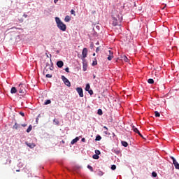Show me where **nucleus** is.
Returning a JSON list of instances; mask_svg holds the SVG:
<instances>
[{
  "mask_svg": "<svg viewBox=\"0 0 179 179\" xmlns=\"http://www.w3.org/2000/svg\"><path fill=\"white\" fill-rule=\"evenodd\" d=\"M93 57H96V53H94V54H93Z\"/></svg>",
  "mask_w": 179,
  "mask_h": 179,
  "instance_id": "nucleus-49",
  "label": "nucleus"
},
{
  "mask_svg": "<svg viewBox=\"0 0 179 179\" xmlns=\"http://www.w3.org/2000/svg\"><path fill=\"white\" fill-rule=\"evenodd\" d=\"M62 80H63L66 86H68V87H71V82L64 76H62Z\"/></svg>",
  "mask_w": 179,
  "mask_h": 179,
  "instance_id": "nucleus-4",
  "label": "nucleus"
},
{
  "mask_svg": "<svg viewBox=\"0 0 179 179\" xmlns=\"http://www.w3.org/2000/svg\"><path fill=\"white\" fill-rule=\"evenodd\" d=\"M148 82L150 85H153V83H155V80L152 78L148 79Z\"/></svg>",
  "mask_w": 179,
  "mask_h": 179,
  "instance_id": "nucleus-21",
  "label": "nucleus"
},
{
  "mask_svg": "<svg viewBox=\"0 0 179 179\" xmlns=\"http://www.w3.org/2000/svg\"><path fill=\"white\" fill-rule=\"evenodd\" d=\"M78 141H79V137H76V138L73 139L71 142V144L75 145V143H76V142H78Z\"/></svg>",
  "mask_w": 179,
  "mask_h": 179,
  "instance_id": "nucleus-13",
  "label": "nucleus"
},
{
  "mask_svg": "<svg viewBox=\"0 0 179 179\" xmlns=\"http://www.w3.org/2000/svg\"><path fill=\"white\" fill-rule=\"evenodd\" d=\"M55 3H57L58 2V0H54Z\"/></svg>",
  "mask_w": 179,
  "mask_h": 179,
  "instance_id": "nucleus-47",
  "label": "nucleus"
},
{
  "mask_svg": "<svg viewBox=\"0 0 179 179\" xmlns=\"http://www.w3.org/2000/svg\"><path fill=\"white\" fill-rule=\"evenodd\" d=\"M21 127H24H24H27V124H21Z\"/></svg>",
  "mask_w": 179,
  "mask_h": 179,
  "instance_id": "nucleus-40",
  "label": "nucleus"
},
{
  "mask_svg": "<svg viewBox=\"0 0 179 179\" xmlns=\"http://www.w3.org/2000/svg\"><path fill=\"white\" fill-rule=\"evenodd\" d=\"M11 29H17V28H16V27H13V28H11Z\"/></svg>",
  "mask_w": 179,
  "mask_h": 179,
  "instance_id": "nucleus-51",
  "label": "nucleus"
},
{
  "mask_svg": "<svg viewBox=\"0 0 179 179\" xmlns=\"http://www.w3.org/2000/svg\"><path fill=\"white\" fill-rule=\"evenodd\" d=\"M83 69L84 72H86V71H87V62H86V60H83Z\"/></svg>",
  "mask_w": 179,
  "mask_h": 179,
  "instance_id": "nucleus-7",
  "label": "nucleus"
},
{
  "mask_svg": "<svg viewBox=\"0 0 179 179\" xmlns=\"http://www.w3.org/2000/svg\"><path fill=\"white\" fill-rule=\"evenodd\" d=\"M93 79H96V76L95 75L93 76Z\"/></svg>",
  "mask_w": 179,
  "mask_h": 179,
  "instance_id": "nucleus-48",
  "label": "nucleus"
},
{
  "mask_svg": "<svg viewBox=\"0 0 179 179\" xmlns=\"http://www.w3.org/2000/svg\"><path fill=\"white\" fill-rule=\"evenodd\" d=\"M25 145H27L28 148H30V149H34V148H36V144L33 143L25 142Z\"/></svg>",
  "mask_w": 179,
  "mask_h": 179,
  "instance_id": "nucleus-8",
  "label": "nucleus"
},
{
  "mask_svg": "<svg viewBox=\"0 0 179 179\" xmlns=\"http://www.w3.org/2000/svg\"><path fill=\"white\" fill-rule=\"evenodd\" d=\"M152 177H157V173L156 172H152Z\"/></svg>",
  "mask_w": 179,
  "mask_h": 179,
  "instance_id": "nucleus-31",
  "label": "nucleus"
},
{
  "mask_svg": "<svg viewBox=\"0 0 179 179\" xmlns=\"http://www.w3.org/2000/svg\"><path fill=\"white\" fill-rule=\"evenodd\" d=\"M57 65L58 68H62L64 66V62L59 61L57 62Z\"/></svg>",
  "mask_w": 179,
  "mask_h": 179,
  "instance_id": "nucleus-11",
  "label": "nucleus"
},
{
  "mask_svg": "<svg viewBox=\"0 0 179 179\" xmlns=\"http://www.w3.org/2000/svg\"><path fill=\"white\" fill-rule=\"evenodd\" d=\"M108 130H106V131H105V134H106V135H108Z\"/></svg>",
  "mask_w": 179,
  "mask_h": 179,
  "instance_id": "nucleus-44",
  "label": "nucleus"
},
{
  "mask_svg": "<svg viewBox=\"0 0 179 179\" xmlns=\"http://www.w3.org/2000/svg\"><path fill=\"white\" fill-rule=\"evenodd\" d=\"M17 92V90L16 89V87H13L11 88L10 93H11L12 94L16 93Z\"/></svg>",
  "mask_w": 179,
  "mask_h": 179,
  "instance_id": "nucleus-14",
  "label": "nucleus"
},
{
  "mask_svg": "<svg viewBox=\"0 0 179 179\" xmlns=\"http://www.w3.org/2000/svg\"><path fill=\"white\" fill-rule=\"evenodd\" d=\"M65 71H66V72H67L68 73H69V68L66 67V68L65 69Z\"/></svg>",
  "mask_w": 179,
  "mask_h": 179,
  "instance_id": "nucleus-37",
  "label": "nucleus"
},
{
  "mask_svg": "<svg viewBox=\"0 0 179 179\" xmlns=\"http://www.w3.org/2000/svg\"><path fill=\"white\" fill-rule=\"evenodd\" d=\"M92 157H93L94 159H95V160H97V159H99V155H97L96 154L92 156Z\"/></svg>",
  "mask_w": 179,
  "mask_h": 179,
  "instance_id": "nucleus-25",
  "label": "nucleus"
},
{
  "mask_svg": "<svg viewBox=\"0 0 179 179\" xmlns=\"http://www.w3.org/2000/svg\"><path fill=\"white\" fill-rule=\"evenodd\" d=\"M121 143L124 148H127L128 146V143L127 141H122Z\"/></svg>",
  "mask_w": 179,
  "mask_h": 179,
  "instance_id": "nucleus-19",
  "label": "nucleus"
},
{
  "mask_svg": "<svg viewBox=\"0 0 179 179\" xmlns=\"http://www.w3.org/2000/svg\"><path fill=\"white\" fill-rule=\"evenodd\" d=\"M137 134H138V135H139V136H140V135H141L142 134H141V132L138 131V132H137Z\"/></svg>",
  "mask_w": 179,
  "mask_h": 179,
  "instance_id": "nucleus-46",
  "label": "nucleus"
},
{
  "mask_svg": "<svg viewBox=\"0 0 179 179\" xmlns=\"http://www.w3.org/2000/svg\"><path fill=\"white\" fill-rule=\"evenodd\" d=\"M112 18L113 26H118V22H121V20H122V17L120 16V13H118V11L116 10H114L112 13Z\"/></svg>",
  "mask_w": 179,
  "mask_h": 179,
  "instance_id": "nucleus-1",
  "label": "nucleus"
},
{
  "mask_svg": "<svg viewBox=\"0 0 179 179\" xmlns=\"http://www.w3.org/2000/svg\"><path fill=\"white\" fill-rule=\"evenodd\" d=\"M171 159L173 160V164L175 166V168L177 170H179V164L177 162V160H176V158H174V157H171Z\"/></svg>",
  "mask_w": 179,
  "mask_h": 179,
  "instance_id": "nucleus-5",
  "label": "nucleus"
},
{
  "mask_svg": "<svg viewBox=\"0 0 179 179\" xmlns=\"http://www.w3.org/2000/svg\"><path fill=\"white\" fill-rule=\"evenodd\" d=\"M82 142H86V139L85 138L81 139Z\"/></svg>",
  "mask_w": 179,
  "mask_h": 179,
  "instance_id": "nucleus-42",
  "label": "nucleus"
},
{
  "mask_svg": "<svg viewBox=\"0 0 179 179\" xmlns=\"http://www.w3.org/2000/svg\"><path fill=\"white\" fill-rule=\"evenodd\" d=\"M132 129H133L134 132H135L136 134L139 132V130L138 129V128L135 127V126L132 127Z\"/></svg>",
  "mask_w": 179,
  "mask_h": 179,
  "instance_id": "nucleus-18",
  "label": "nucleus"
},
{
  "mask_svg": "<svg viewBox=\"0 0 179 179\" xmlns=\"http://www.w3.org/2000/svg\"><path fill=\"white\" fill-rule=\"evenodd\" d=\"M90 47H91V48H93L94 47V44L93 43H91Z\"/></svg>",
  "mask_w": 179,
  "mask_h": 179,
  "instance_id": "nucleus-39",
  "label": "nucleus"
},
{
  "mask_svg": "<svg viewBox=\"0 0 179 179\" xmlns=\"http://www.w3.org/2000/svg\"><path fill=\"white\" fill-rule=\"evenodd\" d=\"M55 22L57 23L58 29L62 30V31H66V24H64L62 21L59 19V17H55Z\"/></svg>",
  "mask_w": 179,
  "mask_h": 179,
  "instance_id": "nucleus-2",
  "label": "nucleus"
},
{
  "mask_svg": "<svg viewBox=\"0 0 179 179\" xmlns=\"http://www.w3.org/2000/svg\"><path fill=\"white\" fill-rule=\"evenodd\" d=\"M155 117H160V113L155 111Z\"/></svg>",
  "mask_w": 179,
  "mask_h": 179,
  "instance_id": "nucleus-28",
  "label": "nucleus"
},
{
  "mask_svg": "<svg viewBox=\"0 0 179 179\" xmlns=\"http://www.w3.org/2000/svg\"><path fill=\"white\" fill-rule=\"evenodd\" d=\"M83 58L85 59L86 58V57H87V48H85L83 50Z\"/></svg>",
  "mask_w": 179,
  "mask_h": 179,
  "instance_id": "nucleus-9",
  "label": "nucleus"
},
{
  "mask_svg": "<svg viewBox=\"0 0 179 179\" xmlns=\"http://www.w3.org/2000/svg\"><path fill=\"white\" fill-rule=\"evenodd\" d=\"M95 155H97L99 156V155H100V150H95Z\"/></svg>",
  "mask_w": 179,
  "mask_h": 179,
  "instance_id": "nucleus-33",
  "label": "nucleus"
},
{
  "mask_svg": "<svg viewBox=\"0 0 179 179\" xmlns=\"http://www.w3.org/2000/svg\"><path fill=\"white\" fill-rule=\"evenodd\" d=\"M71 15H74V16H75V10H71Z\"/></svg>",
  "mask_w": 179,
  "mask_h": 179,
  "instance_id": "nucleus-36",
  "label": "nucleus"
},
{
  "mask_svg": "<svg viewBox=\"0 0 179 179\" xmlns=\"http://www.w3.org/2000/svg\"><path fill=\"white\" fill-rule=\"evenodd\" d=\"M99 51H100V48H97L96 50V52H99Z\"/></svg>",
  "mask_w": 179,
  "mask_h": 179,
  "instance_id": "nucleus-41",
  "label": "nucleus"
},
{
  "mask_svg": "<svg viewBox=\"0 0 179 179\" xmlns=\"http://www.w3.org/2000/svg\"><path fill=\"white\" fill-rule=\"evenodd\" d=\"M96 65H97V59H94L92 62V66H96Z\"/></svg>",
  "mask_w": 179,
  "mask_h": 179,
  "instance_id": "nucleus-23",
  "label": "nucleus"
},
{
  "mask_svg": "<svg viewBox=\"0 0 179 179\" xmlns=\"http://www.w3.org/2000/svg\"><path fill=\"white\" fill-rule=\"evenodd\" d=\"M122 61H124V62H128V57H127V56L124 55L122 57Z\"/></svg>",
  "mask_w": 179,
  "mask_h": 179,
  "instance_id": "nucleus-20",
  "label": "nucleus"
},
{
  "mask_svg": "<svg viewBox=\"0 0 179 179\" xmlns=\"http://www.w3.org/2000/svg\"><path fill=\"white\" fill-rule=\"evenodd\" d=\"M76 92L78 93L80 97H83V89L82 87H77Z\"/></svg>",
  "mask_w": 179,
  "mask_h": 179,
  "instance_id": "nucleus-6",
  "label": "nucleus"
},
{
  "mask_svg": "<svg viewBox=\"0 0 179 179\" xmlns=\"http://www.w3.org/2000/svg\"><path fill=\"white\" fill-rule=\"evenodd\" d=\"M141 138H143V136L142 134L140 135Z\"/></svg>",
  "mask_w": 179,
  "mask_h": 179,
  "instance_id": "nucleus-50",
  "label": "nucleus"
},
{
  "mask_svg": "<svg viewBox=\"0 0 179 179\" xmlns=\"http://www.w3.org/2000/svg\"><path fill=\"white\" fill-rule=\"evenodd\" d=\"M88 93H89V94H90V96L93 95V90H90L88 91Z\"/></svg>",
  "mask_w": 179,
  "mask_h": 179,
  "instance_id": "nucleus-32",
  "label": "nucleus"
},
{
  "mask_svg": "<svg viewBox=\"0 0 179 179\" xmlns=\"http://www.w3.org/2000/svg\"><path fill=\"white\" fill-rule=\"evenodd\" d=\"M112 152H113V153H115V155H120V151L118 150L117 148H116V149H113V150H112Z\"/></svg>",
  "mask_w": 179,
  "mask_h": 179,
  "instance_id": "nucleus-17",
  "label": "nucleus"
},
{
  "mask_svg": "<svg viewBox=\"0 0 179 179\" xmlns=\"http://www.w3.org/2000/svg\"><path fill=\"white\" fill-rule=\"evenodd\" d=\"M108 52H109V55L108 57V61H111V59H113V58H114V55H113V51L109 50Z\"/></svg>",
  "mask_w": 179,
  "mask_h": 179,
  "instance_id": "nucleus-10",
  "label": "nucleus"
},
{
  "mask_svg": "<svg viewBox=\"0 0 179 179\" xmlns=\"http://www.w3.org/2000/svg\"><path fill=\"white\" fill-rule=\"evenodd\" d=\"M87 169H89V170H90V171H93V167H92V166L87 165Z\"/></svg>",
  "mask_w": 179,
  "mask_h": 179,
  "instance_id": "nucleus-29",
  "label": "nucleus"
},
{
  "mask_svg": "<svg viewBox=\"0 0 179 179\" xmlns=\"http://www.w3.org/2000/svg\"><path fill=\"white\" fill-rule=\"evenodd\" d=\"M16 171H17V172H19V171H20V170H17Z\"/></svg>",
  "mask_w": 179,
  "mask_h": 179,
  "instance_id": "nucleus-52",
  "label": "nucleus"
},
{
  "mask_svg": "<svg viewBox=\"0 0 179 179\" xmlns=\"http://www.w3.org/2000/svg\"><path fill=\"white\" fill-rule=\"evenodd\" d=\"M103 128L104 129H106V131H108V128H107V127L104 126Z\"/></svg>",
  "mask_w": 179,
  "mask_h": 179,
  "instance_id": "nucleus-43",
  "label": "nucleus"
},
{
  "mask_svg": "<svg viewBox=\"0 0 179 179\" xmlns=\"http://www.w3.org/2000/svg\"><path fill=\"white\" fill-rule=\"evenodd\" d=\"M53 122H55L56 125H58L59 124V121H58V120L55 119Z\"/></svg>",
  "mask_w": 179,
  "mask_h": 179,
  "instance_id": "nucleus-30",
  "label": "nucleus"
},
{
  "mask_svg": "<svg viewBox=\"0 0 179 179\" xmlns=\"http://www.w3.org/2000/svg\"><path fill=\"white\" fill-rule=\"evenodd\" d=\"M23 17H25V18L27 17V15L24 14V15H23Z\"/></svg>",
  "mask_w": 179,
  "mask_h": 179,
  "instance_id": "nucleus-45",
  "label": "nucleus"
},
{
  "mask_svg": "<svg viewBox=\"0 0 179 179\" xmlns=\"http://www.w3.org/2000/svg\"><path fill=\"white\" fill-rule=\"evenodd\" d=\"M26 85L20 84L18 87V92L20 94H26Z\"/></svg>",
  "mask_w": 179,
  "mask_h": 179,
  "instance_id": "nucleus-3",
  "label": "nucleus"
},
{
  "mask_svg": "<svg viewBox=\"0 0 179 179\" xmlns=\"http://www.w3.org/2000/svg\"><path fill=\"white\" fill-rule=\"evenodd\" d=\"M19 128H20V124H17V123H15V124L13 126V129H19Z\"/></svg>",
  "mask_w": 179,
  "mask_h": 179,
  "instance_id": "nucleus-12",
  "label": "nucleus"
},
{
  "mask_svg": "<svg viewBox=\"0 0 179 179\" xmlns=\"http://www.w3.org/2000/svg\"><path fill=\"white\" fill-rule=\"evenodd\" d=\"M46 78H52V75L51 74H47Z\"/></svg>",
  "mask_w": 179,
  "mask_h": 179,
  "instance_id": "nucleus-35",
  "label": "nucleus"
},
{
  "mask_svg": "<svg viewBox=\"0 0 179 179\" xmlns=\"http://www.w3.org/2000/svg\"><path fill=\"white\" fill-rule=\"evenodd\" d=\"M96 44H99V43H96Z\"/></svg>",
  "mask_w": 179,
  "mask_h": 179,
  "instance_id": "nucleus-53",
  "label": "nucleus"
},
{
  "mask_svg": "<svg viewBox=\"0 0 179 179\" xmlns=\"http://www.w3.org/2000/svg\"><path fill=\"white\" fill-rule=\"evenodd\" d=\"M45 106H47L48 104H51V100L48 99L45 103Z\"/></svg>",
  "mask_w": 179,
  "mask_h": 179,
  "instance_id": "nucleus-24",
  "label": "nucleus"
},
{
  "mask_svg": "<svg viewBox=\"0 0 179 179\" xmlns=\"http://www.w3.org/2000/svg\"><path fill=\"white\" fill-rule=\"evenodd\" d=\"M98 114H99V115H103V110L101 109H99Z\"/></svg>",
  "mask_w": 179,
  "mask_h": 179,
  "instance_id": "nucleus-27",
  "label": "nucleus"
},
{
  "mask_svg": "<svg viewBox=\"0 0 179 179\" xmlns=\"http://www.w3.org/2000/svg\"><path fill=\"white\" fill-rule=\"evenodd\" d=\"M115 169H117V166H115V165L111 166V170H115Z\"/></svg>",
  "mask_w": 179,
  "mask_h": 179,
  "instance_id": "nucleus-34",
  "label": "nucleus"
},
{
  "mask_svg": "<svg viewBox=\"0 0 179 179\" xmlns=\"http://www.w3.org/2000/svg\"><path fill=\"white\" fill-rule=\"evenodd\" d=\"M86 92H89L90 90V85L87 84L85 87Z\"/></svg>",
  "mask_w": 179,
  "mask_h": 179,
  "instance_id": "nucleus-22",
  "label": "nucleus"
},
{
  "mask_svg": "<svg viewBox=\"0 0 179 179\" xmlns=\"http://www.w3.org/2000/svg\"><path fill=\"white\" fill-rule=\"evenodd\" d=\"M32 129H33V126H31V124H30V125L29 126L28 129H27V134L30 133Z\"/></svg>",
  "mask_w": 179,
  "mask_h": 179,
  "instance_id": "nucleus-16",
  "label": "nucleus"
},
{
  "mask_svg": "<svg viewBox=\"0 0 179 179\" xmlns=\"http://www.w3.org/2000/svg\"><path fill=\"white\" fill-rule=\"evenodd\" d=\"M20 115H22V117H24V113L20 112Z\"/></svg>",
  "mask_w": 179,
  "mask_h": 179,
  "instance_id": "nucleus-38",
  "label": "nucleus"
},
{
  "mask_svg": "<svg viewBox=\"0 0 179 179\" xmlns=\"http://www.w3.org/2000/svg\"><path fill=\"white\" fill-rule=\"evenodd\" d=\"M95 141H101V136L100 135L96 136Z\"/></svg>",
  "mask_w": 179,
  "mask_h": 179,
  "instance_id": "nucleus-26",
  "label": "nucleus"
},
{
  "mask_svg": "<svg viewBox=\"0 0 179 179\" xmlns=\"http://www.w3.org/2000/svg\"><path fill=\"white\" fill-rule=\"evenodd\" d=\"M64 21L66 22V23H68L69 22H71V16L66 15L64 18Z\"/></svg>",
  "mask_w": 179,
  "mask_h": 179,
  "instance_id": "nucleus-15",
  "label": "nucleus"
}]
</instances>
